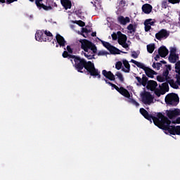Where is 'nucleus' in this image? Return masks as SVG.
Masks as SVG:
<instances>
[{
    "instance_id": "f257e3e1",
    "label": "nucleus",
    "mask_w": 180,
    "mask_h": 180,
    "mask_svg": "<svg viewBox=\"0 0 180 180\" xmlns=\"http://www.w3.org/2000/svg\"><path fill=\"white\" fill-rule=\"evenodd\" d=\"M73 60L75 61L73 67H75L77 72L83 73L84 71H82V70L84 68L87 71L89 75L94 77V78L101 79V71L95 68V64H94V63L91 61L87 62L86 60L77 56H75Z\"/></svg>"
},
{
    "instance_id": "f03ea898",
    "label": "nucleus",
    "mask_w": 180,
    "mask_h": 180,
    "mask_svg": "<svg viewBox=\"0 0 180 180\" xmlns=\"http://www.w3.org/2000/svg\"><path fill=\"white\" fill-rule=\"evenodd\" d=\"M160 122L158 125L159 129L168 131L169 134L172 136H179L180 135V126H171V121L168 119V117H166L163 114H159Z\"/></svg>"
},
{
    "instance_id": "7ed1b4c3",
    "label": "nucleus",
    "mask_w": 180,
    "mask_h": 180,
    "mask_svg": "<svg viewBox=\"0 0 180 180\" xmlns=\"http://www.w3.org/2000/svg\"><path fill=\"white\" fill-rule=\"evenodd\" d=\"M81 49L84 50V56L87 60H95V54L98 53V48L95 44L88 39H80Z\"/></svg>"
},
{
    "instance_id": "20e7f679",
    "label": "nucleus",
    "mask_w": 180,
    "mask_h": 180,
    "mask_svg": "<svg viewBox=\"0 0 180 180\" xmlns=\"http://www.w3.org/2000/svg\"><path fill=\"white\" fill-rule=\"evenodd\" d=\"M139 112L145 119L147 120H149L150 123L153 121V123L155 126H157L158 127V125L160 124L161 122V118L160 117V115H162V112H158L156 115V117H154L148 113V111L144 109L143 108H140ZM153 120V121H152Z\"/></svg>"
},
{
    "instance_id": "39448f33",
    "label": "nucleus",
    "mask_w": 180,
    "mask_h": 180,
    "mask_svg": "<svg viewBox=\"0 0 180 180\" xmlns=\"http://www.w3.org/2000/svg\"><path fill=\"white\" fill-rule=\"evenodd\" d=\"M103 81H105V84H108V85L112 86V88H113L114 89H116L119 92V94H120V95H122V96H124V98H127L128 99H130V92H129L128 89H126L123 86L119 87L116 86V84L109 82V80L105 78H103Z\"/></svg>"
},
{
    "instance_id": "423d86ee",
    "label": "nucleus",
    "mask_w": 180,
    "mask_h": 180,
    "mask_svg": "<svg viewBox=\"0 0 180 180\" xmlns=\"http://www.w3.org/2000/svg\"><path fill=\"white\" fill-rule=\"evenodd\" d=\"M165 101L167 105L176 106L178 103H179V97L178 96V94H169L165 97Z\"/></svg>"
},
{
    "instance_id": "0eeeda50",
    "label": "nucleus",
    "mask_w": 180,
    "mask_h": 180,
    "mask_svg": "<svg viewBox=\"0 0 180 180\" xmlns=\"http://www.w3.org/2000/svg\"><path fill=\"white\" fill-rule=\"evenodd\" d=\"M98 39L101 41V44H103V46L110 51V54H120V49L112 46L109 42H106L99 38H98Z\"/></svg>"
},
{
    "instance_id": "6e6552de",
    "label": "nucleus",
    "mask_w": 180,
    "mask_h": 180,
    "mask_svg": "<svg viewBox=\"0 0 180 180\" xmlns=\"http://www.w3.org/2000/svg\"><path fill=\"white\" fill-rule=\"evenodd\" d=\"M168 37H169V31L165 29H162L155 34V39H157V40H165V39H168Z\"/></svg>"
},
{
    "instance_id": "1a4fd4ad",
    "label": "nucleus",
    "mask_w": 180,
    "mask_h": 180,
    "mask_svg": "<svg viewBox=\"0 0 180 180\" xmlns=\"http://www.w3.org/2000/svg\"><path fill=\"white\" fill-rule=\"evenodd\" d=\"M166 115L167 116V119H170L172 120L175 119L177 116H180V110L178 108H175L174 110H169L166 111Z\"/></svg>"
},
{
    "instance_id": "9d476101",
    "label": "nucleus",
    "mask_w": 180,
    "mask_h": 180,
    "mask_svg": "<svg viewBox=\"0 0 180 180\" xmlns=\"http://www.w3.org/2000/svg\"><path fill=\"white\" fill-rule=\"evenodd\" d=\"M153 99L154 98L150 92H146L142 95V102L145 105H151V103H153Z\"/></svg>"
},
{
    "instance_id": "9b49d317",
    "label": "nucleus",
    "mask_w": 180,
    "mask_h": 180,
    "mask_svg": "<svg viewBox=\"0 0 180 180\" xmlns=\"http://www.w3.org/2000/svg\"><path fill=\"white\" fill-rule=\"evenodd\" d=\"M41 2H43V0H35V4L38 9H43L44 11H51L53 9V7L50 6V4H49V6H46Z\"/></svg>"
},
{
    "instance_id": "f8f14e48",
    "label": "nucleus",
    "mask_w": 180,
    "mask_h": 180,
    "mask_svg": "<svg viewBox=\"0 0 180 180\" xmlns=\"http://www.w3.org/2000/svg\"><path fill=\"white\" fill-rule=\"evenodd\" d=\"M35 39L37 41H47V38L44 37V30H37L35 34Z\"/></svg>"
},
{
    "instance_id": "ddd939ff",
    "label": "nucleus",
    "mask_w": 180,
    "mask_h": 180,
    "mask_svg": "<svg viewBox=\"0 0 180 180\" xmlns=\"http://www.w3.org/2000/svg\"><path fill=\"white\" fill-rule=\"evenodd\" d=\"M102 75L110 81H115L116 79L115 75H113L111 71L108 72L106 70H103L102 71Z\"/></svg>"
},
{
    "instance_id": "4468645a",
    "label": "nucleus",
    "mask_w": 180,
    "mask_h": 180,
    "mask_svg": "<svg viewBox=\"0 0 180 180\" xmlns=\"http://www.w3.org/2000/svg\"><path fill=\"white\" fill-rule=\"evenodd\" d=\"M168 53H169V51H168L167 47H165V46H160L158 49V54L160 57L163 58L167 57V56H168Z\"/></svg>"
},
{
    "instance_id": "2eb2a0df",
    "label": "nucleus",
    "mask_w": 180,
    "mask_h": 180,
    "mask_svg": "<svg viewBox=\"0 0 180 180\" xmlns=\"http://www.w3.org/2000/svg\"><path fill=\"white\" fill-rule=\"evenodd\" d=\"M56 39L60 47H65V43H67V41L64 39V37L61 36L60 34H57Z\"/></svg>"
},
{
    "instance_id": "dca6fc26",
    "label": "nucleus",
    "mask_w": 180,
    "mask_h": 180,
    "mask_svg": "<svg viewBox=\"0 0 180 180\" xmlns=\"http://www.w3.org/2000/svg\"><path fill=\"white\" fill-rule=\"evenodd\" d=\"M158 86V84H157V82L154 80H149L148 82V84L146 88L150 89V91H155V89Z\"/></svg>"
},
{
    "instance_id": "f3484780",
    "label": "nucleus",
    "mask_w": 180,
    "mask_h": 180,
    "mask_svg": "<svg viewBox=\"0 0 180 180\" xmlns=\"http://www.w3.org/2000/svg\"><path fill=\"white\" fill-rule=\"evenodd\" d=\"M60 4L65 11L71 9V7L72 6L71 0H60Z\"/></svg>"
},
{
    "instance_id": "a211bd4d",
    "label": "nucleus",
    "mask_w": 180,
    "mask_h": 180,
    "mask_svg": "<svg viewBox=\"0 0 180 180\" xmlns=\"http://www.w3.org/2000/svg\"><path fill=\"white\" fill-rule=\"evenodd\" d=\"M117 34H120V37L118 39V44L121 46L123 43L127 41V36L124 34H122V32L118 31Z\"/></svg>"
},
{
    "instance_id": "6ab92c4d",
    "label": "nucleus",
    "mask_w": 180,
    "mask_h": 180,
    "mask_svg": "<svg viewBox=\"0 0 180 180\" xmlns=\"http://www.w3.org/2000/svg\"><path fill=\"white\" fill-rule=\"evenodd\" d=\"M146 75L148 77V78H154V75H157V72L154 71L153 69L150 68H147L146 70H144Z\"/></svg>"
},
{
    "instance_id": "aec40b11",
    "label": "nucleus",
    "mask_w": 180,
    "mask_h": 180,
    "mask_svg": "<svg viewBox=\"0 0 180 180\" xmlns=\"http://www.w3.org/2000/svg\"><path fill=\"white\" fill-rule=\"evenodd\" d=\"M142 11L144 13L148 14L153 11V6L150 4H146L142 6Z\"/></svg>"
},
{
    "instance_id": "412c9836",
    "label": "nucleus",
    "mask_w": 180,
    "mask_h": 180,
    "mask_svg": "<svg viewBox=\"0 0 180 180\" xmlns=\"http://www.w3.org/2000/svg\"><path fill=\"white\" fill-rule=\"evenodd\" d=\"M122 64L124 65V67H125V68H122V71L127 73L130 72V63H129V61H127V60L126 59H123Z\"/></svg>"
},
{
    "instance_id": "4be33fe9",
    "label": "nucleus",
    "mask_w": 180,
    "mask_h": 180,
    "mask_svg": "<svg viewBox=\"0 0 180 180\" xmlns=\"http://www.w3.org/2000/svg\"><path fill=\"white\" fill-rule=\"evenodd\" d=\"M118 22L120 23V25H127V23H130V18H124L121 15L118 17Z\"/></svg>"
},
{
    "instance_id": "5701e85b",
    "label": "nucleus",
    "mask_w": 180,
    "mask_h": 180,
    "mask_svg": "<svg viewBox=\"0 0 180 180\" xmlns=\"http://www.w3.org/2000/svg\"><path fill=\"white\" fill-rule=\"evenodd\" d=\"M178 60H179V56L178 54H170L169 56V61L172 64H175Z\"/></svg>"
},
{
    "instance_id": "b1692460",
    "label": "nucleus",
    "mask_w": 180,
    "mask_h": 180,
    "mask_svg": "<svg viewBox=\"0 0 180 180\" xmlns=\"http://www.w3.org/2000/svg\"><path fill=\"white\" fill-rule=\"evenodd\" d=\"M131 63H133V64H135V65H136V67H138V68H141V70H143V71H145L146 70V68H148L146 65H144V64H143L139 61L134 60V59H131Z\"/></svg>"
},
{
    "instance_id": "393cba45",
    "label": "nucleus",
    "mask_w": 180,
    "mask_h": 180,
    "mask_svg": "<svg viewBox=\"0 0 180 180\" xmlns=\"http://www.w3.org/2000/svg\"><path fill=\"white\" fill-rule=\"evenodd\" d=\"M127 30H129V33L131 34H134L136 33V31L137 30V25H133V24H129L127 27Z\"/></svg>"
},
{
    "instance_id": "a878e982",
    "label": "nucleus",
    "mask_w": 180,
    "mask_h": 180,
    "mask_svg": "<svg viewBox=\"0 0 180 180\" xmlns=\"http://www.w3.org/2000/svg\"><path fill=\"white\" fill-rule=\"evenodd\" d=\"M44 37H48L46 38V41H51V40H53V34H51L50 31H44Z\"/></svg>"
},
{
    "instance_id": "bb28decb",
    "label": "nucleus",
    "mask_w": 180,
    "mask_h": 180,
    "mask_svg": "<svg viewBox=\"0 0 180 180\" xmlns=\"http://www.w3.org/2000/svg\"><path fill=\"white\" fill-rule=\"evenodd\" d=\"M167 82L168 84H169L170 86L172 88H173L174 89H179V86H178V84H176V83L175 82V81H174V79L167 80Z\"/></svg>"
},
{
    "instance_id": "cd10ccee",
    "label": "nucleus",
    "mask_w": 180,
    "mask_h": 180,
    "mask_svg": "<svg viewBox=\"0 0 180 180\" xmlns=\"http://www.w3.org/2000/svg\"><path fill=\"white\" fill-rule=\"evenodd\" d=\"M154 50H155V44H150L147 45V51L150 54H153L154 53Z\"/></svg>"
},
{
    "instance_id": "c85d7f7f",
    "label": "nucleus",
    "mask_w": 180,
    "mask_h": 180,
    "mask_svg": "<svg viewBox=\"0 0 180 180\" xmlns=\"http://www.w3.org/2000/svg\"><path fill=\"white\" fill-rule=\"evenodd\" d=\"M88 26H86V27H82V36H83V37H86L88 36V33H91V30H88Z\"/></svg>"
},
{
    "instance_id": "c756f323",
    "label": "nucleus",
    "mask_w": 180,
    "mask_h": 180,
    "mask_svg": "<svg viewBox=\"0 0 180 180\" xmlns=\"http://www.w3.org/2000/svg\"><path fill=\"white\" fill-rule=\"evenodd\" d=\"M69 52L67 51H64L62 56L63 58H68V60H71V58H74L75 57V55H71L68 53Z\"/></svg>"
},
{
    "instance_id": "7c9ffc66",
    "label": "nucleus",
    "mask_w": 180,
    "mask_h": 180,
    "mask_svg": "<svg viewBox=\"0 0 180 180\" xmlns=\"http://www.w3.org/2000/svg\"><path fill=\"white\" fill-rule=\"evenodd\" d=\"M148 84V77L146 76V75H142V85L143 86H146V85Z\"/></svg>"
},
{
    "instance_id": "2f4dec72",
    "label": "nucleus",
    "mask_w": 180,
    "mask_h": 180,
    "mask_svg": "<svg viewBox=\"0 0 180 180\" xmlns=\"http://www.w3.org/2000/svg\"><path fill=\"white\" fill-rule=\"evenodd\" d=\"M115 75L120 79V82H124V77H123V75L122 74V72H117Z\"/></svg>"
},
{
    "instance_id": "473e14b6",
    "label": "nucleus",
    "mask_w": 180,
    "mask_h": 180,
    "mask_svg": "<svg viewBox=\"0 0 180 180\" xmlns=\"http://www.w3.org/2000/svg\"><path fill=\"white\" fill-rule=\"evenodd\" d=\"M153 68H156V70H160V68L162 67V64L161 63H156L154 62L152 65Z\"/></svg>"
},
{
    "instance_id": "72a5a7b5",
    "label": "nucleus",
    "mask_w": 180,
    "mask_h": 180,
    "mask_svg": "<svg viewBox=\"0 0 180 180\" xmlns=\"http://www.w3.org/2000/svg\"><path fill=\"white\" fill-rule=\"evenodd\" d=\"M144 26L145 32H150V30H151V27L148 25V20H145Z\"/></svg>"
},
{
    "instance_id": "f704fd0d",
    "label": "nucleus",
    "mask_w": 180,
    "mask_h": 180,
    "mask_svg": "<svg viewBox=\"0 0 180 180\" xmlns=\"http://www.w3.org/2000/svg\"><path fill=\"white\" fill-rule=\"evenodd\" d=\"M162 89H164L167 92L169 91V86L168 85V82L162 84Z\"/></svg>"
},
{
    "instance_id": "c9c22d12",
    "label": "nucleus",
    "mask_w": 180,
    "mask_h": 180,
    "mask_svg": "<svg viewBox=\"0 0 180 180\" xmlns=\"http://www.w3.org/2000/svg\"><path fill=\"white\" fill-rule=\"evenodd\" d=\"M122 65H123V63H122V61L117 62L115 64L116 70H122Z\"/></svg>"
},
{
    "instance_id": "e433bc0d",
    "label": "nucleus",
    "mask_w": 180,
    "mask_h": 180,
    "mask_svg": "<svg viewBox=\"0 0 180 180\" xmlns=\"http://www.w3.org/2000/svg\"><path fill=\"white\" fill-rule=\"evenodd\" d=\"M175 70L177 74L180 72V60L175 64Z\"/></svg>"
},
{
    "instance_id": "4c0bfd02",
    "label": "nucleus",
    "mask_w": 180,
    "mask_h": 180,
    "mask_svg": "<svg viewBox=\"0 0 180 180\" xmlns=\"http://www.w3.org/2000/svg\"><path fill=\"white\" fill-rule=\"evenodd\" d=\"M108 54H109V53L106 51H99L98 53H97V55L101 56H108Z\"/></svg>"
},
{
    "instance_id": "58836bf2",
    "label": "nucleus",
    "mask_w": 180,
    "mask_h": 180,
    "mask_svg": "<svg viewBox=\"0 0 180 180\" xmlns=\"http://www.w3.org/2000/svg\"><path fill=\"white\" fill-rule=\"evenodd\" d=\"M76 25H78V26H80V27H84L85 26V22L82 20H76L75 21Z\"/></svg>"
},
{
    "instance_id": "ea45409f",
    "label": "nucleus",
    "mask_w": 180,
    "mask_h": 180,
    "mask_svg": "<svg viewBox=\"0 0 180 180\" xmlns=\"http://www.w3.org/2000/svg\"><path fill=\"white\" fill-rule=\"evenodd\" d=\"M139 54L140 53H137L136 51H133L131 57H132V58H139Z\"/></svg>"
},
{
    "instance_id": "a19ab883",
    "label": "nucleus",
    "mask_w": 180,
    "mask_h": 180,
    "mask_svg": "<svg viewBox=\"0 0 180 180\" xmlns=\"http://www.w3.org/2000/svg\"><path fill=\"white\" fill-rule=\"evenodd\" d=\"M169 75V71L168 70V69H166L162 73L163 77L166 78L167 81H168Z\"/></svg>"
},
{
    "instance_id": "79ce46f5",
    "label": "nucleus",
    "mask_w": 180,
    "mask_h": 180,
    "mask_svg": "<svg viewBox=\"0 0 180 180\" xmlns=\"http://www.w3.org/2000/svg\"><path fill=\"white\" fill-rule=\"evenodd\" d=\"M130 102L131 103H132V105L136 106V108H139V106H140V103H137V101H136V100L133 98H130Z\"/></svg>"
},
{
    "instance_id": "37998d69",
    "label": "nucleus",
    "mask_w": 180,
    "mask_h": 180,
    "mask_svg": "<svg viewBox=\"0 0 180 180\" xmlns=\"http://www.w3.org/2000/svg\"><path fill=\"white\" fill-rule=\"evenodd\" d=\"M157 81H158V82H164V81H165V79L164 78V77L158 75L157 76Z\"/></svg>"
},
{
    "instance_id": "c03bdc74",
    "label": "nucleus",
    "mask_w": 180,
    "mask_h": 180,
    "mask_svg": "<svg viewBox=\"0 0 180 180\" xmlns=\"http://www.w3.org/2000/svg\"><path fill=\"white\" fill-rule=\"evenodd\" d=\"M173 124H180V117L171 122Z\"/></svg>"
},
{
    "instance_id": "a18cd8bd",
    "label": "nucleus",
    "mask_w": 180,
    "mask_h": 180,
    "mask_svg": "<svg viewBox=\"0 0 180 180\" xmlns=\"http://www.w3.org/2000/svg\"><path fill=\"white\" fill-rule=\"evenodd\" d=\"M146 20H148V25L151 27V26H154V23H155V21H153L152 19H147Z\"/></svg>"
},
{
    "instance_id": "49530a36",
    "label": "nucleus",
    "mask_w": 180,
    "mask_h": 180,
    "mask_svg": "<svg viewBox=\"0 0 180 180\" xmlns=\"http://www.w3.org/2000/svg\"><path fill=\"white\" fill-rule=\"evenodd\" d=\"M155 95H156V96H158V98H160V96H161V90H160V89L155 90Z\"/></svg>"
},
{
    "instance_id": "de8ad7c7",
    "label": "nucleus",
    "mask_w": 180,
    "mask_h": 180,
    "mask_svg": "<svg viewBox=\"0 0 180 180\" xmlns=\"http://www.w3.org/2000/svg\"><path fill=\"white\" fill-rule=\"evenodd\" d=\"M120 6H121L122 8H124V6H126V1L121 0L120 1Z\"/></svg>"
},
{
    "instance_id": "09e8293b",
    "label": "nucleus",
    "mask_w": 180,
    "mask_h": 180,
    "mask_svg": "<svg viewBox=\"0 0 180 180\" xmlns=\"http://www.w3.org/2000/svg\"><path fill=\"white\" fill-rule=\"evenodd\" d=\"M121 46L124 49H126V50H129V49H129V44L127 42H124Z\"/></svg>"
},
{
    "instance_id": "8fccbe9b",
    "label": "nucleus",
    "mask_w": 180,
    "mask_h": 180,
    "mask_svg": "<svg viewBox=\"0 0 180 180\" xmlns=\"http://www.w3.org/2000/svg\"><path fill=\"white\" fill-rule=\"evenodd\" d=\"M168 2H169V4H179L180 0H168Z\"/></svg>"
},
{
    "instance_id": "3c124183",
    "label": "nucleus",
    "mask_w": 180,
    "mask_h": 180,
    "mask_svg": "<svg viewBox=\"0 0 180 180\" xmlns=\"http://www.w3.org/2000/svg\"><path fill=\"white\" fill-rule=\"evenodd\" d=\"M67 50H68V53H69L70 54H72L73 51H72V49H71V46L70 45L67 46Z\"/></svg>"
},
{
    "instance_id": "603ef678",
    "label": "nucleus",
    "mask_w": 180,
    "mask_h": 180,
    "mask_svg": "<svg viewBox=\"0 0 180 180\" xmlns=\"http://www.w3.org/2000/svg\"><path fill=\"white\" fill-rule=\"evenodd\" d=\"M13 2H18V0H6V3L7 4V5L13 4Z\"/></svg>"
},
{
    "instance_id": "864d4df0",
    "label": "nucleus",
    "mask_w": 180,
    "mask_h": 180,
    "mask_svg": "<svg viewBox=\"0 0 180 180\" xmlns=\"http://www.w3.org/2000/svg\"><path fill=\"white\" fill-rule=\"evenodd\" d=\"M135 78L138 81L139 84H140V85H142V79H141V77H140L139 76H136Z\"/></svg>"
},
{
    "instance_id": "5fc2aeb1",
    "label": "nucleus",
    "mask_w": 180,
    "mask_h": 180,
    "mask_svg": "<svg viewBox=\"0 0 180 180\" xmlns=\"http://www.w3.org/2000/svg\"><path fill=\"white\" fill-rule=\"evenodd\" d=\"M112 40H117V34L116 33H113L111 35Z\"/></svg>"
},
{
    "instance_id": "6e6d98bb",
    "label": "nucleus",
    "mask_w": 180,
    "mask_h": 180,
    "mask_svg": "<svg viewBox=\"0 0 180 180\" xmlns=\"http://www.w3.org/2000/svg\"><path fill=\"white\" fill-rule=\"evenodd\" d=\"M176 49L175 48H172L170 50V54H176Z\"/></svg>"
},
{
    "instance_id": "4d7b16f0",
    "label": "nucleus",
    "mask_w": 180,
    "mask_h": 180,
    "mask_svg": "<svg viewBox=\"0 0 180 180\" xmlns=\"http://www.w3.org/2000/svg\"><path fill=\"white\" fill-rule=\"evenodd\" d=\"M166 92H168V91L164 90L163 89H160V95H165Z\"/></svg>"
},
{
    "instance_id": "13d9d810",
    "label": "nucleus",
    "mask_w": 180,
    "mask_h": 180,
    "mask_svg": "<svg viewBox=\"0 0 180 180\" xmlns=\"http://www.w3.org/2000/svg\"><path fill=\"white\" fill-rule=\"evenodd\" d=\"M160 53L159 54H157L156 56H155V57L154 58H155V61H158V59L160 58Z\"/></svg>"
},
{
    "instance_id": "bf43d9fd",
    "label": "nucleus",
    "mask_w": 180,
    "mask_h": 180,
    "mask_svg": "<svg viewBox=\"0 0 180 180\" xmlns=\"http://www.w3.org/2000/svg\"><path fill=\"white\" fill-rule=\"evenodd\" d=\"M166 67H167L166 70H168V71H171V70H172L171 65H166Z\"/></svg>"
},
{
    "instance_id": "052dcab7",
    "label": "nucleus",
    "mask_w": 180,
    "mask_h": 180,
    "mask_svg": "<svg viewBox=\"0 0 180 180\" xmlns=\"http://www.w3.org/2000/svg\"><path fill=\"white\" fill-rule=\"evenodd\" d=\"M91 37H96V32H92L91 33Z\"/></svg>"
},
{
    "instance_id": "680f3d73",
    "label": "nucleus",
    "mask_w": 180,
    "mask_h": 180,
    "mask_svg": "<svg viewBox=\"0 0 180 180\" xmlns=\"http://www.w3.org/2000/svg\"><path fill=\"white\" fill-rule=\"evenodd\" d=\"M51 6H55L57 8V4L56 2H52Z\"/></svg>"
},
{
    "instance_id": "e2e57ef3",
    "label": "nucleus",
    "mask_w": 180,
    "mask_h": 180,
    "mask_svg": "<svg viewBox=\"0 0 180 180\" xmlns=\"http://www.w3.org/2000/svg\"><path fill=\"white\" fill-rule=\"evenodd\" d=\"M176 81H180V75H176Z\"/></svg>"
},
{
    "instance_id": "0e129e2a",
    "label": "nucleus",
    "mask_w": 180,
    "mask_h": 180,
    "mask_svg": "<svg viewBox=\"0 0 180 180\" xmlns=\"http://www.w3.org/2000/svg\"><path fill=\"white\" fill-rule=\"evenodd\" d=\"M176 85H179L180 86V80H176Z\"/></svg>"
},
{
    "instance_id": "69168bd1",
    "label": "nucleus",
    "mask_w": 180,
    "mask_h": 180,
    "mask_svg": "<svg viewBox=\"0 0 180 180\" xmlns=\"http://www.w3.org/2000/svg\"><path fill=\"white\" fill-rule=\"evenodd\" d=\"M161 64H167V61L165 60H160Z\"/></svg>"
},
{
    "instance_id": "338daca9",
    "label": "nucleus",
    "mask_w": 180,
    "mask_h": 180,
    "mask_svg": "<svg viewBox=\"0 0 180 180\" xmlns=\"http://www.w3.org/2000/svg\"><path fill=\"white\" fill-rule=\"evenodd\" d=\"M122 53L123 54H127V52H124V51H120V54Z\"/></svg>"
},
{
    "instance_id": "774afa93",
    "label": "nucleus",
    "mask_w": 180,
    "mask_h": 180,
    "mask_svg": "<svg viewBox=\"0 0 180 180\" xmlns=\"http://www.w3.org/2000/svg\"><path fill=\"white\" fill-rule=\"evenodd\" d=\"M6 0H0V4H5Z\"/></svg>"
}]
</instances>
